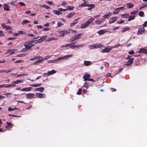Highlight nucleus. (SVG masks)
<instances>
[{"mask_svg":"<svg viewBox=\"0 0 147 147\" xmlns=\"http://www.w3.org/2000/svg\"><path fill=\"white\" fill-rule=\"evenodd\" d=\"M75 14V13L74 12H73L72 13H70L69 15H67L66 16V17L68 18H71Z\"/></svg>","mask_w":147,"mask_h":147,"instance_id":"28","label":"nucleus"},{"mask_svg":"<svg viewBox=\"0 0 147 147\" xmlns=\"http://www.w3.org/2000/svg\"><path fill=\"white\" fill-rule=\"evenodd\" d=\"M119 27L117 26V27H115V28H114L113 29H112V28L110 29V30H113V31H115V30H118L119 29Z\"/></svg>","mask_w":147,"mask_h":147,"instance_id":"57","label":"nucleus"},{"mask_svg":"<svg viewBox=\"0 0 147 147\" xmlns=\"http://www.w3.org/2000/svg\"><path fill=\"white\" fill-rule=\"evenodd\" d=\"M32 88V87H28L23 88L21 90L22 91H29L31 90Z\"/></svg>","mask_w":147,"mask_h":147,"instance_id":"19","label":"nucleus"},{"mask_svg":"<svg viewBox=\"0 0 147 147\" xmlns=\"http://www.w3.org/2000/svg\"><path fill=\"white\" fill-rule=\"evenodd\" d=\"M44 90V88L43 87H40L38 88H36L35 89V90L36 91H39L40 92H42Z\"/></svg>","mask_w":147,"mask_h":147,"instance_id":"21","label":"nucleus"},{"mask_svg":"<svg viewBox=\"0 0 147 147\" xmlns=\"http://www.w3.org/2000/svg\"><path fill=\"white\" fill-rule=\"evenodd\" d=\"M130 28L129 27H125L123 28V30L122 31V32H125L127 30L130 29Z\"/></svg>","mask_w":147,"mask_h":147,"instance_id":"49","label":"nucleus"},{"mask_svg":"<svg viewBox=\"0 0 147 147\" xmlns=\"http://www.w3.org/2000/svg\"><path fill=\"white\" fill-rule=\"evenodd\" d=\"M82 35V34L81 33L77 34L74 35L73 36L77 40H78L80 38V37Z\"/></svg>","mask_w":147,"mask_h":147,"instance_id":"24","label":"nucleus"},{"mask_svg":"<svg viewBox=\"0 0 147 147\" xmlns=\"http://www.w3.org/2000/svg\"><path fill=\"white\" fill-rule=\"evenodd\" d=\"M143 26L145 27L147 25V21H145L144 24H143Z\"/></svg>","mask_w":147,"mask_h":147,"instance_id":"64","label":"nucleus"},{"mask_svg":"<svg viewBox=\"0 0 147 147\" xmlns=\"http://www.w3.org/2000/svg\"><path fill=\"white\" fill-rule=\"evenodd\" d=\"M15 109L14 108H12L11 107H9L8 108V110L9 111H13Z\"/></svg>","mask_w":147,"mask_h":147,"instance_id":"55","label":"nucleus"},{"mask_svg":"<svg viewBox=\"0 0 147 147\" xmlns=\"http://www.w3.org/2000/svg\"><path fill=\"white\" fill-rule=\"evenodd\" d=\"M36 95L37 97L40 98H45L46 97V95L45 94H43L42 93H37Z\"/></svg>","mask_w":147,"mask_h":147,"instance_id":"10","label":"nucleus"},{"mask_svg":"<svg viewBox=\"0 0 147 147\" xmlns=\"http://www.w3.org/2000/svg\"><path fill=\"white\" fill-rule=\"evenodd\" d=\"M56 39V38H53V37L48 38H47V41H50L51 40H55Z\"/></svg>","mask_w":147,"mask_h":147,"instance_id":"40","label":"nucleus"},{"mask_svg":"<svg viewBox=\"0 0 147 147\" xmlns=\"http://www.w3.org/2000/svg\"><path fill=\"white\" fill-rule=\"evenodd\" d=\"M63 24H62V23H61L59 22H58L57 23V26L58 27H60L61 26L63 25Z\"/></svg>","mask_w":147,"mask_h":147,"instance_id":"56","label":"nucleus"},{"mask_svg":"<svg viewBox=\"0 0 147 147\" xmlns=\"http://www.w3.org/2000/svg\"><path fill=\"white\" fill-rule=\"evenodd\" d=\"M103 20H97L95 22L97 24H100L103 21Z\"/></svg>","mask_w":147,"mask_h":147,"instance_id":"39","label":"nucleus"},{"mask_svg":"<svg viewBox=\"0 0 147 147\" xmlns=\"http://www.w3.org/2000/svg\"><path fill=\"white\" fill-rule=\"evenodd\" d=\"M129 16V13H126L124 14H122L121 15V17L122 18H128Z\"/></svg>","mask_w":147,"mask_h":147,"instance_id":"26","label":"nucleus"},{"mask_svg":"<svg viewBox=\"0 0 147 147\" xmlns=\"http://www.w3.org/2000/svg\"><path fill=\"white\" fill-rule=\"evenodd\" d=\"M74 42L72 43L66 44L65 45V46H63V47H71V46H72V45L74 44Z\"/></svg>","mask_w":147,"mask_h":147,"instance_id":"51","label":"nucleus"},{"mask_svg":"<svg viewBox=\"0 0 147 147\" xmlns=\"http://www.w3.org/2000/svg\"><path fill=\"white\" fill-rule=\"evenodd\" d=\"M12 70L10 69H8L7 70H3V72L4 73H7L9 72H10Z\"/></svg>","mask_w":147,"mask_h":147,"instance_id":"48","label":"nucleus"},{"mask_svg":"<svg viewBox=\"0 0 147 147\" xmlns=\"http://www.w3.org/2000/svg\"><path fill=\"white\" fill-rule=\"evenodd\" d=\"M30 22L28 20H24L22 21V24H24L27 23H30Z\"/></svg>","mask_w":147,"mask_h":147,"instance_id":"41","label":"nucleus"},{"mask_svg":"<svg viewBox=\"0 0 147 147\" xmlns=\"http://www.w3.org/2000/svg\"><path fill=\"white\" fill-rule=\"evenodd\" d=\"M77 22L78 21H77V20H74V21L72 23L70 24V26H72L75 25Z\"/></svg>","mask_w":147,"mask_h":147,"instance_id":"42","label":"nucleus"},{"mask_svg":"<svg viewBox=\"0 0 147 147\" xmlns=\"http://www.w3.org/2000/svg\"><path fill=\"white\" fill-rule=\"evenodd\" d=\"M34 45L31 43L29 41L26 42L25 43L24 46L25 48H26L28 50L30 49L32 47L34 46Z\"/></svg>","mask_w":147,"mask_h":147,"instance_id":"4","label":"nucleus"},{"mask_svg":"<svg viewBox=\"0 0 147 147\" xmlns=\"http://www.w3.org/2000/svg\"><path fill=\"white\" fill-rule=\"evenodd\" d=\"M111 13L109 12L108 14H105V15H104L103 16V17L105 18L108 19L110 17V16H111Z\"/></svg>","mask_w":147,"mask_h":147,"instance_id":"32","label":"nucleus"},{"mask_svg":"<svg viewBox=\"0 0 147 147\" xmlns=\"http://www.w3.org/2000/svg\"><path fill=\"white\" fill-rule=\"evenodd\" d=\"M42 57L40 56H36L35 57H34L33 58H32L30 59V61H33L35 60L38 59H41Z\"/></svg>","mask_w":147,"mask_h":147,"instance_id":"27","label":"nucleus"},{"mask_svg":"<svg viewBox=\"0 0 147 147\" xmlns=\"http://www.w3.org/2000/svg\"><path fill=\"white\" fill-rule=\"evenodd\" d=\"M115 11H113V14H118L119 13V11H117V8L115 9Z\"/></svg>","mask_w":147,"mask_h":147,"instance_id":"53","label":"nucleus"},{"mask_svg":"<svg viewBox=\"0 0 147 147\" xmlns=\"http://www.w3.org/2000/svg\"><path fill=\"white\" fill-rule=\"evenodd\" d=\"M76 40L77 39L74 37L71 39V42H72Z\"/></svg>","mask_w":147,"mask_h":147,"instance_id":"58","label":"nucleus"},{"mask_svg":"<svg viewBox=\"0 0 147 147\" xmlns=\"http://www.w3.org/2000/svg\"><path fill=\"white\" fill-rule=\"evenodd\" d=\"M50 57V56L48 55L46 56L45 58H43L44 59V60H47V59H49Z\"/></svg>","mask_w":147,"mask_h":147,"instance_id":"62","label":"nucleus"},{"mask_svg":"<svg viewBox=\"0 0 147 147\" xmlns=\"http://www.w3.org/2000/svg\"><path fill=\"white\" fill-rule=\"evenodd\" d=\"M56 71L54 70H52L51 71H49L48 72V76H49L51 75V74H55L56 73Z\"/></svg>","mask_w":147,"mask_h":147,"instance_id":"30","label":"nucleus"},{"mask_svg":"<svg viewBox=\"0 0 147 147\" xmlns=\"http://www.w3.org/2000/svg\"><path fill=\"white\" fill-rule=\"evenodd\" d=\"M124 22V20H121L120 21H117V24H119L123 23Z\"/></svg>","mask_w":147,"mask_h":147,"instance_id":"54","label":"nucleus"},{"mask_svg":"<svg viewBox=\"0 0 147 147\" xmlns=\"http://www.w3.org/2000/svg\"><path fill=\"white\" fill-rule=\"evenodd\" d=\"M47 37V35H45L42 36L40 39L35 40V44H36L38 43H40L43 41H44Z\"/></svg>","mask_w":147,"mask_h":147,"instance_id":"5","label":"nucleus"},{"mask_svg":"<svg viewBox=\"0 0 147 147\" xmlns=\"http://www.w3.org/2000/svg\"><path fill=\"white\" fill-rule=\"evenodd\" d=\"M10 7L7 4H5L4 5V9L5 10L9 11L10 10Z\"/></svg>","mask_w":147,"mask_h":147,"instance_id":"23","label":"nucleus"},{"mask_svg":"<svg viewBox=\"0 0 147 147\" xmlns=\"http://www.w3.org/2000/svg\"><path fill=\"white\" fill-rule=\"evenodd\" d=\"M118 18L117 17H115L111 18L109 21V23L111 24L115 22L117 20Z\"/></svg>","mask_w":147,"mask_h":147,"instance_id":"12","label":"nucleus"},{"mask_svg":"<svg viewBox=\"0 0 147 147\" xmlns=\"http://www.w3.org/2000/svg\"><path fill=\"white\" fill-rule=\"evenodd\" d=\"M41 6L44 7L47 9H49L50 8V7L45 5H41Z\"/></svg>","mask_w":147,"mask_h":147,"instance_id":"43","label":"nucleus"},{"mask_svg":"<svg viewBox=\"0 0 147 147\" xmlns=\"http://www.w3.org/2000/svg\"><path fill=\"white\" fill-rule=\"evenodd\" d=\"M84 86L85 87L86 89L88 88L89 87V85L87 82H84Z\"/></svg>","mask_w":147,"mask_h":147,"instance_id":"47","label":"nucleus"},{"mask_svg":"<svg viewBox=\"0 0 147 147\" xmlns=\"http://www.w3.org/2000/svg\"><path fill=\"white\" fill-rule=\"evenodd\" d=\"M105 32V31L104 30H100L98 31L97 33L100 35H102Z\"/></svg>","mask_w":147,"mask_h":147,"instance_id":"31","label":"nucleus"},{"mask_svg":"<svg viewBox=\"0 0 147 147\" xmlns=\"http://www.w3.org/2000/svg\"><path fill=\"white\" fill-rule=\"evenodd\" d=\"M58 61V60L57 59L53 60H50L48 61V63H56Z\"/></svg>","mask_w":147,"mask_h":147,"instance_id":"36","label":"nucleus"},{"mask_svg":"<svg viewBox=\"0 0 147 147\" xmlns=\"http://www.w3.org/2000/svg\"><path fill=\"white\" fill-rule=\"evenodd\" d=\"M4 35V33L1 30H0V36L1 37H2Z\"/></svg>","mask_w":147,"mask_h":147,"instance_id":"52","label":"nucleus"},{"mask_svg":"<svg viewBox=\"0 0 147 147\" xmlns=\"http://www.w3.org/2000/svg\"><path fill=\"white\" fill-rule=\"evenodd\" d=\"M67 9H64L61 8L58 9L57 10H53V12L56 15H59L62 13V11H65Z\"/></svg>","mask_w":147,"mask_h":147,"instance_id":"3","label":"nucleus"},{"mask_svg":"<svg viewBox=\"0 0 147 147\" xmlns=\"http://www.w3.org/2000/svg\"><path fill=\"white\" fill-rule=\"evenodd\" d=\"M147 6V4L146 3L143 4L142 5H141L139 8V9H140L142 8H144L145 7Z\"/></svg>","mask_w":147,"mask_h":147,"instance_id":"38","label":"nucleus"},{"mask_svg":"<svg viewBox=\"0 0 147 147\" xmlns=\"http://www.w3.org/2000/svg\"><path fill=\"white\" fill-rule=\"evenodd\" d=\"M111 50V47L109 48H105L102 50L101 52L102 53H109L110 51Z\"/></svg>","mask_w":147,"mask_h":147,"instance_id":"15","label":"nucleus"},{"mask_svg":"<svg viewBox=\"0 0 147 147\" xmlns=\"http://www.w3.org/2000/svg\"><path fill=\"white\" fill-rule=\"evenodd\" d=\"M6 26L5 24H1V26L3 28V29H5L6 28Z\"/></svg>","mask_w":147,"mask_h":147,"instance_id":"60","label":"nucleus"},{"mask_svg":"<svg viewBox=\"0 0 147 147\" xmlns=\"http://www.w3.org/2000/svg\"><path fill=\"white\" fill-rule=\"evenodd\" d=\"M95 19L91 18L89 19L88 21L85 23L82 24L80 26V28L83 29L86 28L88 26L92 23V22Z\"/></svg>","mask_w":147,"mask_h":147,"instance_id":"1","label":"nucleus"},{"mask_svg":"<svg viewBox=\"0 0 147 147\" xmlns=\"http://www.w3.org/2000/svg\"><path fill=\"white\" fill-rule=\"evenodd\" d=\"M138 14L140 16L142 17L143 16L144 14V13L142 11H140L139 12Z\"/></svg>","mask_w":147,"mask_h":147,"instance_id":"45","label":"nucleus"},{"mask_svg":"<svg viewBox=\"0 0 147 147\" xmlns=\"http://www.w3.org/2000/svg\"><path fill=\"white\" fill-rule=\"evenodd\" d=\"M134 52L133 51L131 50V51H129L128 53L130 55H132L134 53Z\"/></svg>","mask_w":147,"mask_h":147,"instance_id":"61","label":"nucleus"},{"mask_svg":"<svg viewBox=\"0 0 147 147\" xmlns=\"http://www.w3.org/2000/svg\"><path fill=\"white\" fill-rule=\"evenodd\" d=\"M125 7L123 6L121 7H120L119 8H117V11H119L122 9H126L125 8Z\"/></svg>","mask_w":147,"mask_h":147,"instance_id":"34","label":"nucleus"},{"mask_svg":"<svg viewBox=\"0 0 147 147\" xmlns=\"http://www.w3.org/2000/svg\"><path fill=\"white\" fill-rule=\"evenodd\" d=\"M44 61V59H39L38 61H35L33 62V64L34 65H36L39 64L42 61Z\"/></svg>","mask_w":147,"mask_h":147,"instance_id":"20","label":"nucleus"},{"mask_svg":"<svg viewBox=\"0 0 147 147\" xmlns=\"http://www.w3.org/2000/svg\"><path fill=\"white\" fill-rule=\"evenodd\" d=\"M90 77V74H85V75L83 76V78L84 79V81H85L88 80L89 78Z\"/></svg>","mask_w":147,"mask_h":147,"instance_id":"14","label":"nucleus"},{"mask_svg":"<svg viewBox=\"0 0 147 147\" xmlns=\"http://www.w3.org/2000/svg\"><path fill=\"white\" fill-rule=\"evenodd\" d=\"M127 7V8H131L134 7V4L131 3H127L126 4Z\"/></svg>","mask_w":147,"mask_h":147,"instance_id":"18","label":"nucleus"},{"mask_svg":"<svg viewBox=\"0 0 147 147\" xmlns=\"http://www.w3.org/2000/svg\"><path fill=\"white\" fill-rule=\"evenodd\" d=\"M84 65L86 66H88L92 64L91 62L90 61H84Z\"/></svg>","mask_w":147,"mask_h":147,"instance_id":"25","label":"nucleus"},{"mask_svg":"<svg viewBox=\"0 0 147 147\" xmlns=\"http://www.w3.org/2000/svg\"><path fill=\"white\" fill-rule=\"evenodd\" d=\"M6 30H11V27L9 26H6V28H5Z\"/></svg>","mask_w":147,"mask_h":147,"instance_id":"59","label":"nucleus"},{"mask_svg":"<svg viewBox=\"0 0 147 147\" xmlns=\"http://www.w3.org/2000/svg\"><path fill=\"white\" fill-rule=\"evenodd\" d=\"M138 52L140 53L147 54V49H146L141 48L138 51Z\"/></svg>","mask_w":147,"mask_h":147,"instance_id":"16","label":"nucleus"},{"mask_svg":"<svg viewBox=\"0 0 147 147\" xmlns=\"http://www.w3.org/2000/svg\"><path fill=\"white\" fill-rule=\"evenodd\" d=\"M87 6L89 7L87 9L89 10H91L95 7V5L93 4H88Z\"/></svg>","mask_w":147,"mask_h":147,"instance_id":"17","label":"nucleus"},{"mask_svg":"<svg viewBox=\"0 0 147 147\" xmlns=\"http://www.w3.org/2000/svg\"><path fill=\"white\" fill-rule=\"evenodd\" d=\"M103 47V45L101 44H94L91 45L89 47V48L90 50H92L94 49L99 48Z\"/></svg>","mask_w":147,"mask_h":147,"instance_id":"2","label":"nucleus"},{"mask_svg":"<svg viewBox=\"0 0 147 147\" xmlns=\"http://www.w3.org/2000/svg\"><path fill=\"white\" fill-rule=\"evenodd\" d=\"M128 18H129L128 19V20L129 21H130L132 20H133L135 18V15H134V16H129Z\"/></svg>","mask_w":147,"mask_h":147,"instance_id":"29","label":"nucleus"},{"mask_svg":"<svg viewBox=\"0 0 147 147\" xmlns=\"http://www.w3.org/2000/svg\"><path fill=\"white\" fill-rule=\"evenodd\" d=\"M134 59V58L132 57L129 59V60L127 61L126 65L128 66H129V65H131V64L133 63Z\"/></svg>","mask_w":147,"mask_h":147,"instance_id":"13","label":"nucleus"},{"mask_svg":"<svg viewBox=\"0 0 147 147\" xmlns=\"http://www.w3.org/2000/svg\"><path fill=\"white\" fill-rule=\"evenodd\" d=\"M68 7L67 8L65 9H67V10L69 9L70 10H73L74 8V7H71L70 6H68L67 7Z\"/></svg>","mask_w":147,"mask_h":147,"instance_id":"50","label":"nucleus"},{"mask_svg":"<svg viewBox=\"0 0 147 147\" xmlns=\"http://www.w3.org/2000/svg\"><path fill=\"white\" fill-rule=\"evenodd\" d=\"M85 46L84 45H73L72 46H71V47H70L71 48H72L74 49H75L76 48H79L80 47H84Z\"/></svg>","mask_w":147,"mask_h":147,"instance_id":"22","label":"nucleus"},{"mask_svg":"<svg viewBox=\"0 0 147 147\" xmlns=\"http://www.w3.org/2000/svg\"><path fill=\"white\" fill-rule=\"evenodd\" d=\"M145 31L144 28V27H142L138 29V31L137 32L138 35H140L142 34Z\"/></svg>","mask_w":147,"mask_h":147,"instance_id":"8","label":"nucleus"},{"mask_svg":"<svg viewBox=\"0 0 147 147\" xmlns=\"http://www.w3.org/2000/svg\"><path fill=\"white\" fill-rule=\"evenodd\" d=\"M84 2L83 3H82L81 5V6L82 7H84L85 6L87 7L88 6V4H87L86 3V2L85 1H84Z\"/></svg>","mask_w":147,"mask_h":147,"instance_id":"44","label":"nucleus"},{"mask_svg":"<svg viewBox=\"0 0 147 147\" xmlns=\"http://www.w3.org/2000/svg\"><path fill=\"white\" fill-rule=\"evenodd\" d=\"M73 56V55L72 54L67 55L64 56L59 57L57 58V59L58 60V61L60 60L66 59L67 58H69L71 57H72Z\"/></svg>","mask_w":147,"mask_h":147,"instance_id":"6","label":"nucleus"},{"mask_svg":"<svg viewBox=\"0 0 147 147\" xmlns=\"http://www.w3.org/2000/svg\"><path fill=\"white\" fill-rule=\"evenodd\" d=\"M121 46V45H120L119 44H117L116 45H114L113 46H112L111 47V49L112 48H117L119 46Z\"/></svg>","mask_w":147,"mask_h":147,"instance_id":"35","label":"nucleus"},{"mask_svg":"<svg viewBox=\"0 0 147 147\" xmlns=\"http://www.w3.org/2000/svg\"><path fill=\"white\" fill-rule=\"evenodd\" d=\"M18 80H17L16 81L13 82L12 84L6 86L5 87L9 88L10 87L14 86H15L16 84H18Z\"/></svg>","mask_w":147,"mask_h":147,"instance_id":"9","label":"nucleus"},{"mask_svg":"<svg viewBox=\"0 0 147 147\" xmlns=\"http://www.w3.org/2000/svg\"><path fill=\"white\" fill-rule=\"evenodd\" d=\"M82 89L81 88L79 89L78 91L77 92L76 94L78 95H80L81 94Z\"/></svg>","mask_w":147,"mask_h":147,"instance_id":"46","label":"nucleus"},{"mask_svg":"<svg viewBox=\"0 0 147 147\" xmlns=\"http://www.w3.org/2000/svg\"><path fill=\"white\" fill-rule=\"evenodd\" d=\"M7 125L6 126V128L7 129H9L10 128L11 126V123L8 122H7Z\"/></svg>","mask_w":147,"mask_h":147,"instance_id":"37","label":"nucleus"},{"mask_svg":"<svg viewBox=\"0 0 147 147\" xmlns=\"http://www.w3.org/2000/svg\"><path fill=\"white\" fill-rule=\"evenodd\" d=\"M41 84H32L30 85V86H33L34 87H39L41 86Z\"/></svg>","mask_w":147,"mask_h":147,"instance_id":"33","label":"nucleus"},{"mask_svg":"<svg viewBox=\"0 0 147 147\" xmlns=\"http://www.w3.org/2000/svg\"><path fill=\"white\" fill-rule=\"evenodd\" d=\"M19 4H20L22 6H23L25 5V4L24 3L22 2H19Z\"/></svg>","mask_w":147,"mask_h":147,"instance_id":"63","label":"nucleus"},{"mask_svg":"<svg viewBox=\"0 0 147 147\" xmlns=\"http://www.w3.org/2000/svg\"><path fill=\"white\" fill-rule=\"evenodd\" d=\"M34 94L33 93H28L26 94V98L28 99H32L34 96Z\"/></svg>","mask_w":147,"mask_h":147,"instance_id":"11","label":"nucleus"},{"mask_svg":"<svg viewBox=\"0 0 147 147\" xmlns=\"http://www.w3.org/2000/svg\"><path fill=\"white\" fill-rule=\"evenodd\" d=\"M70 33V30H63L59 32L60 34L62 36H63L64 35L69 34Z\"/></svg>","mask_w":147,"mask_h":147,"instance_id":"7","label":"nucleus"}]
</instances>
